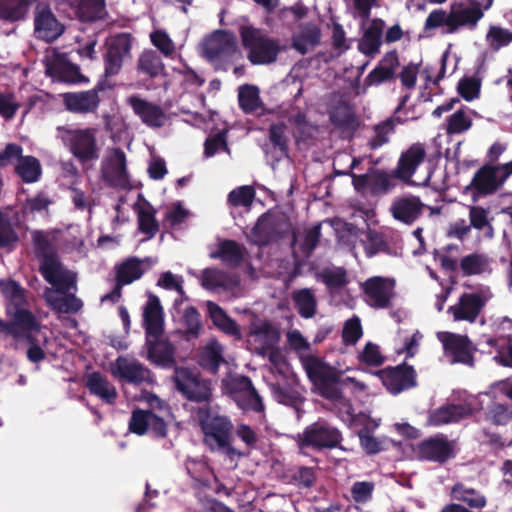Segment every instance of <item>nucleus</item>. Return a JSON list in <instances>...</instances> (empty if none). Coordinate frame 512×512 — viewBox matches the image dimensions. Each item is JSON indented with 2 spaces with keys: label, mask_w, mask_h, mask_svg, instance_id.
<instances>
[{
  "label": "nucleus",
  "mask_w": 512,
  "mask_h": 512,
  "mask_svg": "<svg viewBox=\"0 0 512 512\" xmlns=\"http://www.w3.org/2000/svg\"><path fill=\"white\" fill-rule=\"evenodd\" d=\"M245 247L235 240L225 239L218 244V249L210 254L211 258H219L230 267L240 266L245 259Z\"/></svg>",
  "instance_id": "f704fd0d"
},
{
  "label": "nucleus",
  "mask_w": 512,
  "mask_h": 512,
  "mask_svg": "<svg viewBox=\"0 0 512 512\" xmlns=\"http://www.w3.org/2000/svg\"><path fill=\"white\" fill-rule=\"evenodd\" d=\"M112 374L126 383L140 385L147 381L150 370L137 359L119 356L112 366Z\"/></svg>",
  "instance_id": "412c9836"
},
{
  "label": "nucleus",
  "mask_w": 512,
  "mask_h": 512,
  "mask_svg": "<svg viewBox=\"0 0 512 512\" xmlns=\"http://www.w3.org/2000/svg\"><path fill=\"white\" fill-rule=\"evenodd\" d=\"M55 70L59 79L64 82L80 83L87 81L81 74L79 66L67 60L59 61L55 66Z\"/></svg>",
  "instance_id": "13d9d810"
},
{
  "label": "nucleus",
  "mask_w": 512,
  "mask_h": 512,
  "mask_svg": "<svg viewBox=\"0 0 512 512\" xmlns=\"http://www.w3.org/2000/svg\"><path fill=\"white\" fill-rule=\"evenodd\" d=\"M343 440L339 429L324 420L308 425L302 434H299V445L314 450L333 449L340 447Z\"/></svg>",
  "instance_id": "0eeeda50"
},
{
  "label": "nucleus",
  "mask_w": 512,
  "mask_h": 512,
  "mask_svg": "<svg viewBox=\"0 0 512 512\" xmlns=\"http://www.w3.org/2000/svg\"><path fill=\"white\" fill-rule=\"evenodd\" d=\"M484 306L482 297L477 293H464L460 296L458 304L450 306L455 321L474 322Z\"/></svg>",
  "instance_id": "c85d7f7f"
},
{
  "label": "nucleus",
  "mask_w": 512,
  "mask_h": 512,
  "mask_svg": "<svg viewBox=\"0 0 512 512\" xmlns=\"http://www.w3.org/2000/svg\"><path fill=\"white\" fill-rule=\"evenodd\" d=\"M472 414L473 408L470 404H445L428 412L427 425L440 427L459 422Z\"/></svg>",
  "instance_id": "4be33fe9"
},
{
  "label": "nucleus",
  "mask_w": 512,
  "mask_h": 512,
  "mask_svg": "<svg viewBox=\"0 0 512 512\" xmlns=\"http://www.w3.org/2000/svg\"><path fill=\"white\" fill-rule=\"evenodd\" d=\"M481 80L476 77H463L459 80L457 91L466 101H472L479 97Z\"/></svg>",
  "instance_id": "e2e57ef3"
},
{
  "label": "nucleus",
  "mask_w": 512,
  "mask_h": 512,
  "mask_svg": "<svg viewBox=\"0 0 512 512\" xmlns=\"http://www.w3.org/2000/svg\"><path fill=\"white\" fill-rule=\"evenodd\" d=\"M487 40L491 49L497 51L512 42V32L501 27L491 26L487 33Z\"/></svg>",
  "instance_id": "338daca9"
},
{
  "label": "nucleus",
  "mask_w": 512,
  "mask_h": 512,
  "mask_svg": "<svg viewBox=\"0 0 512 512\" xmlns=\"http://www.w3.org/2000/svg\"><path fill=\"white\" fill-rule=\"evenodd\" d=\"M289 227L290 223L287 219L269 211L265 212L252 228L254 243L258 246H266L275 242L286 235Z\"/></svg>",
  "instance_id": "f8f14e48"
},
{
  "label": "nucleus",
  "mask_w": 512,
  "mask_h": 512,
  "mask_svg": "<svg viewBox=\"0 0 512 512\" xmlns=\"http://www.w3.org/2000/svg\"><path fill=\"white\" fill-rule=\"evenodd\" d=\"M287 126L284 123L271 124L268 129L269 141L278 152V159L289 156Z\"/></svg>",
  "instance_id": "3c124183"
},
{
  "label": "nucleus",
  "mask_w": 512,
  "mask_h": 512,
  "mask_svg": "<svg viewBox=\"0 0 512 512\" xmlns=\"http://www.w3.org/2000/svg\"><path fill=\"white\" fill-rule=\"evenodd\" d=\"M472 126V120L467 117L463 110H458L447 119V134H460L467 131Z\"/></svg>",
  "instance_id": "0e129e2a"
},
{
  "label": "nucleus",
  "mask_w": 512,
  "mask_h": 512,
  "mask_svg": "<svg viewBox=\"0 0 512 512\" xmlns=\"http://www.w3.org/2000/svg\"><path fill=\"white\" fill-rule=\"evenodd\" d=\"M145 338H161L164 332V311L159 298L150 293L143 311Z\"/></svg>",
  "instance_id": "393cba45"
},
{
  "label": "nucleus",
  "mask_w": 512,
  "mask_h": 512,
  "mask_svg": "<svg viewBox=\"0 0 512 512\" xmlns=\"http://www.w3.org/2000/svg\"><path fill=\"white\" fill-rule=\"evenodd\" d=\"M363 330L360 319L354 316L347 320L342 330V340L345 345H355L362 337Z\"/></svg>",
  "instance_id": "69168bd1"
},
{
  "label": "nucleus",
  "mask_w": 512,
  "mask_h": 512,
  "mask_svg": "<svg viewBox=\"0 0 512 512\" xmlns=\"http://www.w3.org/2000/svg\"><path fill=\"white\" fill-rule=\"evenodd\" d=\"M65 31V26L58 21L45 2H37L34 11V34L37 39L47 43L57 40Z\"/></svg>",
  "instance_id": "4468645a"
},
{
  "label": "nucleus",
  "mask_w": 512,
  "mask_h": 512,
  "mask_svg": "<svg viewBox=\"0 0 512 512\" xmlns=\"http://www.w3.org/2000/svg\"><path fill=\"white\" fill-rule=\"evenodd\" d=\"M330 120L338 128L354 127L356 123V117L351 106L343 101L332 108Z\"/></svg>",
  "instance_id": "603ef678"
},
{
  "label": "nucleus",
  "mask_w": 512,
  "mask_h": 512,
  "mask_svg": "<svg viewBox=\"0 0 512 512\" xmlns=\"http://www.w3.org/2000/svg\"><path fill=\"white\" fill-rule=\"evenodd\" d=\"M34 252L39 260V272L57 292L65 294L76 285L75 274L66 269L53 244L41 233L33 238Z\"/></svg>",
  "instance_id": "f03ea898"
},
{
  "label": "nucleus",
  "mask_w": 512,
  "mask_h": 512,
  "mask_svg": "<svg viewBox=\"0 0 512 512\" xmlns=\"http://www.w3.org/2000/svg\"><path fill=\"white\" fill-rule=\"evenodd\" d=\"M10 321L6 322L0 318V334L6 333L20 342V332L23 328H32L36 325V316L31 311H17L7 313Z\"/></svg>",
  "instance_id": "72a5a7b5"
},
{
  "label": "nucleus",
  "mask_w": 512,
  "mask_h": 512,
  "mask_svg": "<svg viewBox=\"0 0 512 512\" xmlns=\"http://www.w3.org/2000/svg\"><path fill=\"white\" fill-rule=\"evenodd\" d=\"M486 417L495 425H506L512 420V405L492 403L487 409Z\"/></svg>",
  "instance_id": "052dcab7"
},
{
  "label": "nucleus",
  "mask_w": 512,
  "mask_h": 512,
  "mask_svg": "<svg viewBox=\"0 0 512 512\" xmlns=\"http://www.w3.org/2000/svg\"><path fill=\"white\" fill-rule=\"evenodd\" d=\"M239 34L247 59L252 65H269L277 60L281 52L278 39L251 25L241 26Z\"/></svg>",
  "instance_id": "39448f33"
},
{
  "label": "nucleus",
  "mask_w": 512,
  "mask_h": 512,
  "mask_svg": "<svg viewBox=\"0 0 512 512\" xmlns=\"http://www.w3.org/2000/svg\"><path fill=\"white\" fill-rule=\"evenodd\" d=\"M270 388L273 398L280 404L296 407L302 402L300 393L289 385L273 383L270 385Z\"/></svg>",
  "instance_id": "864d4df0"
},
{
  "label": "nucleus",
  "mask_w": 512,
  "mask_h": 512,
  "mask_svg": "<svg viewBox=\"0 0 512 512\" xmlns=\"http://www.w3.org/2000/svg\"><path fill=\"white\" fill-rule=\"evenodd\" d=\"M302 365L319 395L330 401H340L343 397L341 386L346 382L355 381L350 377L342 379L343 372L341 370L312 354L302 359Z\"/></svg>",
  "instance_id": "7ed1b4c3"
},
{
  "label": "nucleus",
  "mask_w": 512,
  "mask_h": 512,
  "mask_svg": "<svg viewBox=\"0 0 512 512\" xmlns=\"http://www.w3.org/2000/svg\"><path fill=\"white\" fill-rule=\"evenodd\" d=\"M206 307L208 315L215 327L227 335L240 336V328L237 322L232 319L223 308L213 301H207Z\"/></svg>",
  "instance_id": "e433bc0d"
},
{
  "label": "nucleus",
  "mask_w": 512,
  "mask_h": 512,
  "mask_svg": "<svg viewBox=\"0 0 512 512\" xmlns=\"http://www.w3.org/2000/svg\"><path fill=\"white\" fill-rule=\"evenodd\" d=\"M137 213L138 230L149 239L153 238L159 231V223L156 219V209L147 200L135 206Z\"/></svg>",
  "instance_id": "c9c22d12"
},
{
  "label": "nucleus",
  "mask_w": 512,
  "mask_h": 512,
  "mask_svg": "<svg viewBox=\"0 0 512 512\" xmlns=\"http://www.w3.org/2000/svg\"><path fill=\"white\" fill-rule=\"evenodd\" d=\"M503 185L498 168L492 164H485L475 172L465 189L471 192L473 201H477L479 197L495 194Z\"/></svg>",
  "instance_id": "a211bd4d"
},
{
  "label": "nucleus",
  "mask_w": 512,
  "mask_h": 512,
  "mask_svg": "<svg viewBox=\"0 0 512 512\" xmlns=\"http://www.w3.org/2000/svg\"><path fill=\"white\" fill-rule=\"evenodd\" d=\"M96 133L95 128L78 129L70 133V151L79 162L86 163L99 159L100 149L97 145Z\"/></svg>",
  "instance_id": "f3484780"
},
{
  "label": "nucleus",
  "mask_w": 512,
  "mask_h": 512,
  "mask_svg": "<svg viewBox=\"0 0 512 512\" xmlns=\"http://www.w3.org/2000/svg\"><path fill=\"white\" fill-rule=\"evenodd\" d=\"M451 496L461 502L466 503L471 508H483L487 501L486 498L473 488H467L464 484L458 482L451 489Z\"/></svg>",
  "instance_id": "de8ad7c7"
},
{
  "label": "nucleus",
  "mask_w": 512,
  "mask_h": 512,
  "mask_svg": "<svg viewBox=\"0 0 512 512\" xmlns=\"http://www.w3.org/2000/svg\"><path fill=\"white\" fill-rule=\"evenodd\" d=\"M101 174L111 187L124 188L128 184L126 155L120 148H113L101 163Z\"/></svg>",
  "instance_id": "6ab92c4d"
},
{
  "label": "nucleus",
  "mask_w": 512,
  "mask_h": 512,
  "mask_svg": "<svg viewBox=\"0 0 512 512\" xmlns=\"http://www.w3.org/2000/svg\"><path fill=\"white\" fill-rule=\"evenodd\" d=\"M349 175L357 192L364 193L368 191L371 196L386 195L396 186V177L393 176V171L388 173L383 169L371 167L365 174L358 175L349 172Z\"/></svg>",
  "instance_id": "6e6552de"
},
{
  "label": "nucleus",
  "mask_w": 512,
  "mask_h": 512,
  "mask_svg": "<svg viewBox=\"0 0 512 512\" xmlns=\"http://www.w3.org/2000/svg\"><path fill=\"white\" fill-rule=\"evenodd\" d=\"M132 40L130 33H121L109 42L104 54L105 77H112L120 72L124 60L131 56Z\"/></svg>",
  "instance_id": "2eb2a0df"
},
{
  "label": "nucleus",
  "mask_w": 512,
  "mask_h": 512,
  "mask_svg": "<svg viewBox=\"0 0 512 512\" xmlns=\"http://www.w3.org/2000/svg\"><path fill=\"white\" fill-rule=\"evenodd\" d=\"M470 5H464L463 2H454L449 12L443 9H435L431 11L426 18L425 31L437 29L445 26L446 33L453 34L461 27L469 30L476 28L480 19L483 18L484 12L480 7V2H469Z\"/></svg>",
  "instance_id": "20e7f679"
},
{
  "label": "nucleus",
  "mask_w": 512,
  "mask_h": 512,
  "mask_svg": "<svg viewBox=\"0 0 512 512\" xmlns=\"http://www.w3.org/2000/svg\"><path fill=\"white\" fill-rule=\"evenodd\" d=\"M200 313L194 306H188L183 313L184 335L187 340L196 339L200 336L202 323Z\"/></svg>",
  "instance_id": "5fc2aeb1"
},
{
  "label": "nucleus",
  "mask_w": 512,
  "mask_h": 512,
  "mask_svg": "<svg viewBox=\"0 0 512 512\" xmlns=\"http://www.w3.org/2000/svg\"><path fill=\"white\" fill-rule=\"evenodd\" d=\"M238 102L241 110L246 114L255 113L263 106L257 86L245 84L239 88Z\"/></svg>",
  "instance_id": "a18cd8bd"
},
{
  "label": "nucleus",
  "mask_w": 512,
  "mask_h": 512,
  "mask_svg": "<svg viewBox=\"0 0 512 512\" xmlns=\"http://www.w3.org/2000/svg\"><path fill=\"white\" fill-rule=\"evenodd\" d=\"M201 48L202 56L209 62L228 60L238 52L235 35L226 30H216L207 36Z\"/></svg>",
  "instance_id": "9b49d317"
},
{
  "label": "nucleus",
  "mask_w": 512,
  "mask_h": 512,
  "mask_svg": "<svg viewBox=\"0 0 512 512\" xmlns=\"http://www.w3.org/2000/svg\"><path fill=\"white\" fill-rule=\"evenodd\" d=\"M361 244L368 258H372L379 253L391 254V248L385 235L374 229H367L365 239H361Z\"/></svg>",
  "instance_id": "37998d69"
},
{
  "label": "nucleus",
  "mask_w": 512,
  "mask_h": 512,
  "mask_svg": "<svg viewBox=\"0 0 512 512\" xmlns=\"http://www.w3.org/2000/svg\"><path fill=\"white\" fill-rule=\"evenodd\" d=\"M415 451L420 460L444 464L455 457V441L437 433L421 440Z\"/></svg>",
  "instance_id": "9d476101"
},
{
  "label": "nucleus",
  "mask_w": 512,
  "mask_h": 512,
  "mask_svg": "<svg viewBox=\"0 0 512 512\" xmlns=\"http://www.w3.org/2000/svg\"><path fill=\"white\" fill-rule=\"evenodd\" d=\"M321 30L313 23H304L292 36V47L301 55L307 54L320 44Z\"/></svg>",
  "instance_id": "473e14b6"
},
{
  "label": "nucleus",
  "mask_w": 512,
  "mask_h": 512,
  "mask_svg": "<svg viewBox=\"0 0 512 512\" xmlns=\"http://www.w3.org/2000/svg\"><path fill=\"white\" fill-rule=\"evenodd\" d=\"M384 24V21L381 19H374L371 22L358 42V50L361 53L369 57H374L380 52V47L383 42Z\"/></svg>",
  "instance_id": "2f4dec72"
},
{
  "label": "nucleus",
  "mask_w": 512,
  "mask_h": 512,
  "mask_svg": "<svg viewBox=\"0 0 512 512\" xmlns=\"http://www.w3.org/2000/svg\"><path fill=\"white\" fill-rule=\"evenodd\" d=\"M441 341L446 353L453 357V362L473 365L474 356L471 341L466 335L446 333Z\"/></svg>",
  "instance_id": "bb28decb"
},
{
  "label": "nucleus",
  "mask_w": 512,
  "mask_h": 512,
  "mask_svg": "<svg viewBox=\"0 0 512 512\" xmlns=\"http://www.w3.org/2000/svg\"><path fill=\"white\" fill-rule=\"evenodd\" d=\"M487 258L478 253L464 256L460 261V268L465 276L478 275L485 271Z\"/></svg>",
  "instance_id": "4d7b16f0"
},
{
  "label": "nucleus",
  "mask_w": 512,
  "mask_h": 512,
  "mask_svg": "<svg viewBox=\"0 0 512 512\" xmlns=\"http://www.w3.org/2000/svg\"><path fill=\"white\" fill-rule=\"evenodd\" d=\"M137 69L149 78H156L164 73L165 65L157 51L145 50L138 58Z\"/></svg>",
  "instance_id": "79ce46f5"
},
{
  "label": "nucleus",
  "mask_w": 512,
  "mask_h": 512,
  "mask_svg": "<svg viewBox=\"0 0 512 512\" xmlns=\"http://www.w3.org/2000/svg\"><path fill=\"white\" fill-rule=\"evenodd\" d=\"M175 389L188 401L209 404L213 397L212 382L197 369L175 367L172 376Z\"/></svg>",
  "instance_id": "423d86ee"
},
{
  "label": "nucleus",
  "mask_w": 512,
  "mask_h": 512,
  "mask_svg": "<svg viewBox=\"0 0 512 512\" xmlns=\"http://www.w3.org/2000/svg\"><path fill=\"white\" fill-rule=\"evenodd\" d=\"M396 122L403 123L399 117H389L374 126L375 135L368 141L371 150H376L389 142L390 136L395 133Z\"/></svg>",
  "instance_id": "49530a36"
},
{
  "label": "nucleus",
  "mask_w": 512,
  "mask_h": 512,
  "mask_svg": "<svg viewBox=\"0 0 512 512\" xmlns=\"http://www.w3.org/2000/svg\"><path fill=\"white\" fill-rule=\"evenodd\" d=\"M41 332V324L36 318V325L32 328H23L20 332V341H25L29 348L27 350V359L32 363H39L46 358V353L41 347L38 334Z\"/></svg>",
  "instance_id": "ea45409f"
},
{
  "label": "nucleus",
  "mask_w": 512,
  "mask_h": 512,
  "mask_svg": "<svg viewBox=\"0 0 512 512\" xmlns=\"http://www.w3.org/2000/svg\"><path fill=\"white\" fill-rule=\"evenodd\" d=\"M54 311L60 313H77L83 303L75 294H65L62 297H54L47 300Z\"/></svg>",
  "instance_id": "6e6d98bb"
},
{
  "label": "nucleus",
  "mask_w": 512,
  "mask_h": 512,
  "mask_svg": "<svg viewBox=\"0 0 512 512\" xmlns=\"http://www.w3.org/2000/svg\"><path fill=\"white\" fill-rule=\"evenodd\" d=\"M423 208L420 198L410 195L394 200L390 210L396 220L410 225L421 216Z\"/></svg>",
  "instance_id": "cd10ccee"
},
{
  "label": "nucleus",
  "mask_w": 512,
  "mask_h": 512,
  "mask_svg": "<svg viewBox=\"0 0 512 512\" xmlns=\"http://www.w3.org/2000/svg\"><path fill=\"white\" fill-rule=\"evenodd\" d=\"M255 197V190L252 186H241L233 189L228 194V203L233 207H248Z\"/></svg>",
  "instance_id": "680f3d73"
},
{
  "label": "nucleus",
  "mask_w": 512,
  "mask_h": 512,
  "mask_svg": "<svg viewBox=\"0 0 512 512\" xmlns=\"http://www.w3.org/2000/svg\"><path fill=\"white\" fill-rule=\"evenodd\" d=\"M31 2H0V21L17 22L24 20Z\"/></svg>",
  "instance_id": "8fccbe9b"
},
{
  "label": "nucleus",
  "mask_w": 512,
  "mask_h": 512,
  "mask_svg": "<svg viewBox=\"0 0 512 512\" xmlns=\"http://www.w3.org/2000/svg\"><path fill=\"white\" fill-rule=\"evenodd\" d=\"M153 265L154 261L150 257L140 259L130 256L115 265V281L125 286L130 285L139 280Z\"/></svg>",
  "instance_id": "5701e85b"
},
{
  "label": "nucleus",
  "mask_w": 512,
  "mask_h": 512,
  "mask_svg": "<svg viewBox=\"0 0 512 512\" xmlns=\"http://www.w3.org/2000/svg\"><path fill=\"white\" fill-rule=\"evenodd\" d=\"M196 416L203 433V444L212 453L219 452L230 459L243 454L233 445V423L228 416L212 414L208 405L199 407Z\"/></svg>",
  "instance_id": "f257e3e1"
},
{
  "label": "nucleus",
  "mask_w": 512,
  "mask_h": 512,
  "mask_svg": "<svg viewBox=\"0 0 512 512\" xmlns=\"http://www.w3.org/2000/svg\"><path fill=\"white\" fill-rule=\"evenodd\" d=\"M105 90V82L99 81L92 89L61 94L65 109L79 115L96 114L101 98L99 93Z\"/></svg>",
  "instance_id": "ddd939ff"
},
{
  "label": "nucleus",
  "mask_w": 512,
  "mask_h": 512,
  "mask_svg": "<svg viewBox=\"0 0 512 512\" xmlns=\"http://www.w3.org/2000/svg\"><path fill=\"white\" fill-rule=\"evenodd\" d=\"M128 104L145 125L153 128H159L164 125L166 115L161 106L136 95L128 98Z\"/></svg>",
  "instance_id": "a878e982"
},
{
  "label": "nucleus",
  "mask_w": 512,
  "mask_h": 512,
  "mask_svg": "<svg viewBox=\"0 0 512 512\" xmlns=\"http://www.w3.org/2000/svg\"><path fill=\"white\" fill-rule=\"evenodd\" d=\"M0 292L7 301L6 312L14 313L17 311H29L26 307L28 300L27 291L19 282L9 278L0 279Z\"/></svg>",
  "instance_id": "c756f323"
},
{
  "label": "nucleus",
  "mask_w": 512,
  "mask_h": 512,
  "mask_svg": "<svg viewBox=\"0 0 512 512\" xmlns=\"http://www.w3.org/2000/svg\"><path fill=\"white\" fill-rule=\"evenodd\" d=\"M86 387L90 394L97 396L104 403L113 405L117 399L116 387L100 372L87 375Z\"/></svg>",
  "instance_id": "7c9ffc66"
},
{
  "label": "nucleus",
  "mask_w": 512,
  "mask_h": 512,
  "mask_svg": "<svg viewBox=\"0 0 512 512\" xmlns=\"http://www.w3.org/2000/svg\"><path fill=\"white\" fill-rule=\"evenodd\" d=\"M223 363H225L223 347L217 341L209 342L198 354L200 367L213 375L218 373Z\"/></svg>",
  "instance_id": "4c0bfd02"
},
{
  "label": "nucleus",
  "mask_w": 512,
  "mask_h": 512,
  "mask_svg": "<svg viewBox=\"0 0 512 512\" xmlns=\"http://www.w3.org/2000/svg\"><path fill=\"white\" fill-rule=\"evenodd\" d=\"M294 307L302 318L309 319L316 314L317 301L311 289L302 288L292 293Z\"/></svg>",
  "instance_id": "c03bdc74"
},
{
  "label": "nucleus",
  "mask_w": 512,
  "mask_h": 512,
  "mask_svg": "<svg viewBox=\"0 0 512 512\" xmlns=\"http://www.w3.org/2000/svg\"><path fill=\"white\" fill-rule=\"evenodd\" d=\"M235 403L237 404L238 408L243 411L262 413L265 410L263 400L255 388L245 394H242L241 396H238L237 400H235Z\"/></svg>",
  "instance_id": "bf43d9fd"
},
{
  "label": "nucleus",
  "mask_w": 512,
  "mask_h": 512,
  "mask_svg": "<svg viewBox=\"0 0 512 512\" xmlns=\"http://www.w3.org/2000/svg\"><path fill=\"white\" fill-rule=\"evenodd\" d=\"M145 346L147 348V359L164 369L175 368L176 349L174 345L167 339H160L151 337L150 339L145 338Z\"/></svg>",
  "instance_id": "b1692460"
},
{
  "label": "nucleus",
  "mask_w": 512,
  "mask_h": 512,
  "mask_svg": "<svg viewBox=\"0 0 512 512\" xmlns=\"http://www.w3.org/2000/svg\"><path fill=\"white\" fill-rule=\"evenodd\" d=\"M75 17L81 22H95L107 15L106 2H67Z\"/></svg>",
  "instance_id": "58836bf2"
},
{
  "label": "nucleus",
  "mask_w": 512,
  "mask_h": 512,
  "mask_svg": "<svg viewBox=\"0 0 512 512\" xmlns=\"http://www.w3.org/2000/svg\"><path fill=\"white\" fill-rule=\"evenodd\" d=\"M14 173L24 183L37 182L42 175L41 163L32 155L22 156L19 163H16L14 167Z\"/></svg>",
  "instance_id": "a19ab883"
},
{
  "label": "nucleus",
  "mask_w": 512,
  "mask_h": 512,
  "mask_svg": "<svg viewBox=\"0 0 512 512\" xmlns=\"http://www.w3.org/2000/svg\"><path fill=\"white\" fill-rule=\"evenodd\" d=\"M425 157L426 150L424 144L419 142L412 144L406 151L401 153L397 166L393 170V176L404 183L411 184L412 176Z\"/></svg>",
  "instance_id": "aec40b11"
},
{
  "label": "nucleus",
  "mask_w": 512,
  "mask_h": 512,
  "mask_svg": "<svg viewBox=\"0 0 512 512\" xmlns=\"http://www.w3.org/2000/svg\"><path fill=\"white\" fill-rule=\"evenodd\" d=\"M394 279L382 276L368 278L362 284V290L367 297V303L375 309H387L391 307V300L394 297Z\"/></svg>",
  "instance_id": "dca6fc26"
},
{
  "label": "nucleus",
  "mask_w": 512,
  "mask_h": 512,
  "mask_svg": "<svg viewBox=\"0 0 512 512\" xmlns=\"http://www.w3.org/2000/svg\"><path fill=\"white\" fill-rule=\"evenodd\" d=\"M152 411L136 409L129 420V430L137 435H144L148 431Z\"/></svg>",
  "instance_id": "774afa93"
},
{
  "label": "nucleus",
  "mask_w": 512,
  "mask_h": 512,
  "mask_svg": "<svg viewBox=\"0 0 512 512\" xmlns=\"http://www.w3.org/2000/svg\"><path fill=\"white\" fill-rule=\"evenodd\" d=\"M491 220L488 209L479 205L469 206V225L478 231L485 230V236L488 238H492L494 235Z\"/></svg>",
  "instance_id": "09e8293b"
},
{
  "label": "nucleus",
  "mask_w": 512,
  "mask_h": 512,
  "mask_svg": "<svg viewBox=\"0 0 512 512\" xmlns=\"http://www.w3.org/2000/svg\"><path fill=\"white\" fill-rule=\"evenodd\" d=\"M376 375L392 395H398L417 386V373L412 365L405 362L378 370Z\"/></svg>",
  "instance_id": "1a4fd4ad"
}]
</instances>
